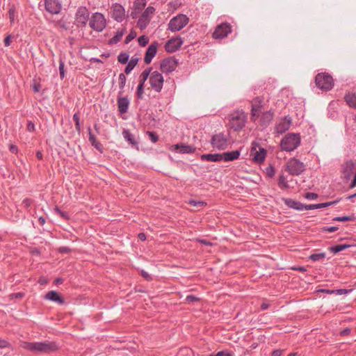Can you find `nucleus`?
I'll return each instance as SVG.
<instances>
[{
	"instance_id": "44",
	"label": "nucleus",
	"mask_w": 356,
	"mask_h": 356,
	"mask_svg": "<svg viewBox=\"0 0 356 356\" xmlns=\"http://www.w3.org/2000/svg\"><path fill=\"white\" fill-rule=\"evenodd\" d=\"M138 44L141 47L146 46L149 42V38L146 35H141L138 39Z\"/></svg>"
},
{
	"instance_id": "45",
	"label": "nucleus",
	"mask_w": 356,
	"mask_h": 356,
	"mask_svg": "<svg viewBox=\"0 0 356 356\" xmlns=\"http://www.w3.org/2000/svg\"><path fill=\"white\" fill-rule=\"evenodd\" d=\"M355 164L352 161H348L346 162V166L344 169V172L349 173L352 171V170L354 168Z\"/></svg>"
},
{
	"instance_id": "63",
	"label": "nucleus",
	"mask_w": 356,
	"mask_h": 356,
	"mask_svg": "<svg viewBox=\"0 0 356 356\" xmlns=\"http://www.w3.org/2000/svg\"><path fill=\"white\" fill-rule=\"evenodd\" d=\"M216 356H232V354L227 351L222 350V351L218 352L216 354Z\"/></svg>"
},
{
	"instance_id": "53",
	"label": "nucleus",
	"mask_w": 356,
	"mask_h": 356,
	"mask_svg": "<svg viewBox=\"0 0 356 356\" xmlns=\"http://www.w3.org/2000/svg\"><path fill=\"white\" fill-rule=\"evenodd\" d=\"M339 229L337 226L324 227L321 229L323 232H334Z\"/></svg>"
},
{
	"instance_id": "57",
	"label": "nucleus",
	"mask_w": 356,
	"mask_h": 356,
	"mask_svg": "<svg viewBox=\"0 0 356 356\" xmlns=\"http://www.w3.org/2000/svg\"><path fill=\"white\" fill-rule=\"evenodd\" d=\"M305 197L308 200H315L318 197V195L315 193L308 192L305 193Z\"/></svg>"
},
{
	"instance_id": "18",
	"label": "nucleus",
	"mask_w": 356,
	"mask_h": 356,
	"mask_svg": "<svg viewBox=\"0 0 356 356\" xmlns=\"http://www.w3.org/2000/svg\"><path fill=\"white\" fill-rule=\"evenodd\" d=\"M45 10L51 14H58L62 9V4L59 0H44Z\"/></svg>"
},
{
	"instance_id": "8",
	"label": "nucleus",
	"mask_w": 356,
	"mask_h": 356,
	"mask_svg": "<svg viewBox=\"0 0 356 356\" xmlns=\"http://www.w3.org/2000/svg\"><path fill=\"white\" fill-rule=\"evenodd\" d=\"M90 27L97 32L102 31L106 26V20L100 13H93L89 21Z\"/></svg>"
},
{
	"instance_id": "47",
	"label": "nucleus",
	"mask_w": 356,
	"mask_h": 356,
	"mask_svg": "<svg viewBox=\"0 0 356 356\" xmlns=\"http://www.w3.org/2000/svg\"><path fill=\"white\" fill-rule=\"evenodd\" d=\"M147 134L149 136V139L154 143L159 140V136L154 131H147Z\"/></svg>"
},
{
	"instance_id": "39",
	"label": "nucleus",
	"mask_w": 356,
	"mask_h": 356,
	"mask_svg": "<svg viewBox=\"0 0 356 356\" xmlns=\"http://www.w3.org/2000/svg\"><path fill=\"white\" fill-rule=\"evenodd\" d=\"M129 55L125 52H121L118 56V61L122 64H126L129 61Z\"/></svg>"
},
{
	"instance_id": "52",
	"label": "nucleus",
	"mask_w": 356,
	"mask_h": 356,
	"mask_svg": "<svg viewBox=\"0 0 356 356\" xmlns=\"http://www.w3.org/2000/svg\"><path fill=\"white\" fill-rule=\"evenodd\" d=\"M199 300H200V298L196 297L194 295H188L186 298V301L188 303L198 302Z\"/></svg>"
},
{
	"instance_id": "15",
	"label": "nucleus",
	"mask_w": 356,
	"mask_h": 356,
	"mask_svg": "<svg viewBox=\"0 0 356 356\" xmlns=\"http://www.w3.org/2000/svg\"><path fill=\"white\" fill-rule=\"evenodd\" d=\"M264 98L262 97H256L252 101L251 119L255 121L259 116L261 109L263 107Z\"/></svg>"
},
{
	"instance_id": "14",
	"label": "nucleus",
	"mask_w": 356,
	"mask_h": 356,
	"mask_svg": "<svg viewBox=\"0 0 356 356\" xmlns=\"http://www.w3.org/2000/svg\"><path fill=\"white\" fill-rule=\"evenodd\" d=\"M177 63V59L172 57L166 58L161 62L160 70L163 73H170L176 69Z\"/></svg>"
},
{
	"instance_id": "22",
	"label": "nucleus",
	"mask_w": 356,
	"mask_h": 356,
	"mask_svg": "<svg viewBox=\"0 0 356 356\" xmlns=\"http://www.w3.org/2000/svg\"><path fill=\"white\" fill-rule=\"evenodd\" d=\"M129 103V99L127 96L124 97L118 98V109L120 114L126 113L128 111Z\"/></svg>"
},
{
	"instance_id": "4",
	"label": "nucleus",
	"mask_w": 356,
	"mask_h": 356,
	"mask_svg": "<svg viewBox=\"0 0 356 356\" xmlns=\"http://www.w3.org/2000/svg\"><path fill=\"white\" fill-rule=\"evenodd\" d=\"M300 140L299 134H289L281 140L280 146L283 150L291 152L300 145Z\"/></svg>"
},
{
	"instance_id": "62",
	"label": "nucleus",
	"mask_w": 356,
	"mask_h": 356,
	"mask_svg": "<svg viewBox=\"0 0 356 356\" xmlns=\"http://www.w3.org/2000/svg\"><path fill=\"white\" fill-rule=\"evenodd\" d=\"M41 85L38 82H35L33 85V90L34 92H38L40 90Z\"/></svg>"
},
{
	"instance_id": "21",
	"label": "nucleus",
	"mask_w": 356,
	"mask_h": 356,
	"mask_svg": "<svg viewBox=\"0 0 356 356\" xmlns=\"http://www.w3.org/2000/svg\"><path fill=\"white\" fill-rule=\"evenodd\" d=\"M44 298L57 302L59 305H63L65 303L64 298L56 291H48L45 294Z\"/></svg>"
},
{
	"instance_id": "24",
	"label": "nucleus",
	"mask_w": 356,
	"mask_h": 356,
	"mask_svg": "<svg viewBox=\"0 0 356 356\" xmlns=\"http://www.w3.org/2000/svg\"><path fill=\"white\" fill-rule=\"evenodd\" d=\"M174 149L178 150L181 154H190L195 152L196 148L193 145H186L184 143H177L174 145Z\"/></svg>"
},
{
	"instance_id": "55",
	"label": "nucleus",
	"mask_w": 356,
	"mask_h": 356,
	"mask_svg": "<svg viewBox=\"0 0 356 356\" xmlns=\"http://www.w3.org/2000/svg\"><path fill=\"white\" fill-rule=\"evenodd\" d=\"M97 150H98L100 153H103L104 152V147L102 144L98 141L96 140V142L92 145Z\"/></svg>"
},
{
	"instance_id": "35",
	"label": "nucleus",
	"mask_w": 356,
	"mask_h": 356,
	"mask_svg": "<svg viewBox=\"0 0 356 356\" xmlns=\"http://www.w3.org/2000/svg\"><path fill=\"white\" fill-rule=\"evenodd\" d=\"M355 220L356 216L355 213H352L350 216L335 217L332 219L333 221L338 222L355 221Z\"/></svg>"
},
{
	"instance_id": "37",
	"label": "nucleus",
	"mask_w": 356,
	"mask_h": 356,
	"mask_svg": "<svg viewBox=\"0 0 356 356\" xmlns=\"http://www.w3.org/2000/svg\"><path fill=\"white\" fill-rule=\"evenodd\" d=\"M146 0H136L133 6L135 7V9L142 12L146 6Z\"/></svg>"
},
{
	"instance_id": "31",
	"label": "nucleus",
	"mask_w": 356,
	"mask_h": 356,
	"mask_svg": "<svg viewBox=\"0 0 356 356\" xmlns=\"http://www.w3.org/2000/svg\"><path fill=\"white\" fill-rule=\"evenodd\" d=\"M138 60V58L131 57V58L128 61V64L124 69V72L127 74H129L132 71V70L136 67Z\"/></svg>"
},
{
	"instance_id": "46",
	"label": "nucleus",
	"mask_w": 356,
	"mask_h": 356,
	"mask_svg": "<svg viewBox=\"0 0 356 356\" xmlns=\"http://www.w3.org/2000/svg\"><path fill=\"white\" fill-rule=\"evenodd\" d=\"M188 204L193 206V207H204L206 206L207 204V202H203V201H195L194 200H191L188 202Z\"/></svg>"
},
{
	"instance_id": "40",
	"label": "nucleus",
	"mask_w": 356,
	"mask_h": 356,
	"mask_svg": "<svg viewBox=\"0 0 356 356\" xmlns=\"http://www.w3.org/2000/svg\"><path fill=\"white\" fill-rule=\"evenodd\" d=\"M325 257V253L321 252V253H314L312 254L309 256V259L313 261H317L321 259H323Z\"/></svg>"
},
{
	"instance_id": "33",
	"label": "nucleus",
	"mask_w": 356,
	"mask_h": 356,
	"mask_svg": "<svg viewBox=\"0 0 356 356\" xmlns=\"http://www.w3.org/2000/svg\"><path fill=\"white\" fill-rule=\"evenodd\" d=\"M277 185L282 190L288 189L289 188L288 181H286V179L283 174L279 176L277 179Z\"/></svg>"
},
{
	"instance_id": "36",
	"label": "nucleus",
	"mask_w": 356,
	"mask_h": 356,
	"mask_svg": "<svg viewBox=\"0 0 356 356\" xmlns=\"http://www.w3.org/2000/svg\"><path fill=\"white\" fill-rule=\"evenodd\" d=\"M54 211L57 214V215H59L60 217L65 220H70V216L69 215V213L66 211H62L58 207H56L54 209Z\"/></svg>"
},
{
	"instance_id": "20",
	"label": "nucleus",
	"mask_w": 356,
	"mask_h": 356,
	"mask_svg": "<svg viewBox=\"0 0 356 356\" xmlns=\"http://www.w3.org/2000/svg\"><path fill=\"white\" fill-rule=\"evenodd\" d=\"M158 46L159 43L157 42H153L148 47L144 57V62L145 64H149L152 62L153 58L157 53Z\"/></svg>"
},
{
	"instance_id": "38",
	"label": "nucleus",
	"mask_w": 356,
	"mask_h": 356,
	"mask_svg": "<svg viewBox=\"0 0 356 356\" xmlns=\"http://www.w3.org/2000/svg\"><path fill=\"white\" fill-rule=\"evenodd\" d=\"M9 6H10V8L8 10V15H9L10 24H13L15 21V14H16V8H15V6L14 4H12V5L9 4Z\"/></svg>"
},
{
	"instance_id": "61",
	"label": "nucleus",
	"mask_w": 356,
	"mask_h": 356,
	"mask_svg": "<svg viewBox=\"0 0 356 356\" xmlns=\"http://www.w3.org/2000/svg\"><path fill=\"white\" fill-rule=\"evenodd\" d=\"M140 275L143 278H145L147 281H149L152 280V277L144 270H141Z\"/></svg>"
},
{
	"instance_id": "56",
	"label": "nucleus",
	"mask_w": 356,
	"mask_h": 356,
	"mask_svg": "<svg viewBox=\"0 0 356 356\" xmlns=\"http://www.w3.org/2000/svg\"><path fill=\"white\" fill-rule=\"evenodd\" d=\"M71 251V249L66 246L60 247L58 249V252L60 254H69Z\"/></svg>"
},
{
	"instance_id": "19",
	"label": "nucleus",
	"mask_w": 356,
	"mask_h": 356,
	"mask_svg": "<svg viewBox=\"0 0 356 356\" xmlns=\"http://www.w3.org/2000/svg\"><path fill=\"white\" fill-rule=\"evenodd\" d=\"M291 120L289 117L285 116L282 118L275 127V132L277 134H282L290 128Z\"/></svg>"
},
{
	"instance_id": "50",
	"label": "nucleus",
	"mask_w": 356,
	"mask_h": 356,
	"mask_svg": "<svg viewBox=\"0 0 356 356\" xmlns=\"http://www.w3.org/2000/svg\"><path fill=\"white\" fill-rule=\"evenodd\" d=\"M56 26L63 30L68 29V26H67V24L65 23V22H64L63 20H59V21L56 22Z\"/></svg>"
},
{
	"instance_id": "42",
	"label": "nucleus",
	"mask_w": 356,
	"mask_h": 356,
	"mask_svg": "<svg viewBox=\"0 0 356 356\" xmlns=\"http://www.w3.org/2000/svg\"><path fill=\"white\" fill-rule=\"evenodd\" d=\"M265 173L268 177L273 178L275 175V169L273 165H270L266 168Z\"/></svg>"
},
{
	"instance_id": "41",
	"label": "nucleus",
	"mask_w": 356,
	"mask_h": 356,
	"mask_svg": "<svg viewBox=\"0 0 356 356\" xmlns=\"http://www.w3.org/2000/svg\"><path fill=\"white\" fill-rule=\"evenodd\" d=\"M127 81V78L124 74L120 73L118 77V85L120 89H124Z\"/></svg>"
},
{
	"instance_id": "17",
	"label": "nucleus",
	"mask_w": 356,
	"mask_h": 356,
	"mask_svg": "<svg viewBox=\"0 0 356 356\" xmlns=\"http://www.w3.org/2000/svg\"><path fill=\"white\" fill-rule=\"evenodd\" d=\"M183 41L180 37H174L165 42V49L168 53H174L181 47Z\"/></svg>"
},
{
	"instance_id": "5",
	"label": "nucleus",
	"mask_w": 356,
	"mask_h": 356,
	"mask_svg": "<svg viewBox=\"0 0 356 356\" xmlns=\"http://www.w3.org/2000/svg\"><path fill=\"white\" fill-rule=\"evenodd\" d=\"M246 115L243 111H235L229 116V123L231 128L238 131L241 130L245 124Z\"/></svg>"
},
{
	"instance_id": "58",
	"label": "nucleus",
	"mask_w": 356,
	"mask_h": 356,
	"mask_svg": "<svg viewBox=\"0 0 356 356\" xmlns=\"http://www.w3.org/2000/svg\"><path fill=\"white\" fill-rule=\"evenodd\" d=\"M350 292V290L345 289H336L334 290V294L336 295H343L347 294Z\"/></svg>"
},
{
	"instance_id": "3",
	"label": "nucleus",
	"mask_w": 356,
	"mask_h": 356,
	"mask_svg": "<svg viewBox=\"0 0 356 356\" xmlns=\"http://www.w3.org/2000/svg\"><path fill=\"white\" fill-rule=\"evenodd\" d=\"M315 83L318 89L329 91L334 86V79L327 72H320L315 76Z\"/></svg>"
},
{
	"instance_id": "51",
	"label": "nucleus",
	"mask_w": 356,
	"mask_h": 356,
	"mask_svg": "<svg viewBox=\"0 0 356 356\" xmlns=\"http://www.w3.org/2000/svg\"><path fill=\"white\" fill-rule=\"evenodd\" d=\"M136 36V33L131 31L125 38L124 43L128 44L132 40H134Z\"/></svg>"
},
{
	"instance_id": "13",
	"label": "nucleus",
	"mask_w": 356,
	"mask_h": 356,
	"mask_svg": "<svg viewBox=\"0 0 356 356\" xmlns=\"http://www.w3.org/2000/svg\"><path fill=\"white\" fill-rule=\"evenodd\" d=\"M232 32V26L228 22H224L216 28L213 37L216 39H222L228 35Z\"/></svg>"
},
{
	"instance_id": "43",
	"label": "nucleus",
	"mask_w": 356,
	"mask_h": 356,
	"mask_svg": "<svg viewBox=\"0 0 356 356\" xmlns=\"http://www.w3.org/2000/svg\"><path fill=\"white\" fill-rule=\"evenodd\" d=\"M144 85L138 84L136 90V97L139 99H142L143 98L144 94Z\"/></svg>"
},
{
	"instance_id": "32",
	"label": "nucleus",
	"mask_w": 356,
	"mask_h": 356,
	"mask_svg": "<svg viewBox=\"0 0 356 356\" xmlns=\"http://www.w3.org/2000/svg\"><path fill=\"white\" fill-rule=\"evenodd\" d=\"M152 70V67H148L140 74L138 79V84L145 86V81L147 80L148 78H149Z\"/></svg>"
},
{
	"instance_id": "23",
	"label": "nucleus",
	"mask_w": 356,
	"mask_h": 356,
	"mask_svg": "<svg viewBox=\"0 0 356 356\" xmlns=\"http://www.w3.org/2000/svg\"><path fill=\"white\" fill-rule=\"evenodd\" d=\"M282 201L284 202V204L289 208L298 210V211H302L304 204L298 202L293 199L291 198H282Z\"/></svg>"
},
{
	"instance_id": "30",
	"label": "nucleus",
	"mask_w": 356,
	"mask_h": 356,
	"mask_svg": "<svg viewBox=\"0 0 356 356\" xmlns=\"http://www.w3.org/2000/svg\"><path fill=\"white\" fill-rule=\"evenodd\" d=\"M345 101L347 104L353 108H356V94L348 93L344 97Z\"/></svg>"
},
{
	"instance_id": "59",
	"label": "nucleus",
	"mask_w": 356,
	"mask_h": 356,
	"mask_svg": "<svg viewBox=\"0 0 356 356\" xmlns=\"http://www.w3.org/2000/svg\"><path fill=\"white\" fill-rule=\"evenodd\" d=\"M59 72H60V76L61 79H63L65 76V70H64V63L60 61L59 64Z\"/></svg>"
},
{
	"instance_id": "54",
	"label": "nucleus",
	"mask_w": 356,
	"mask_h": 356,
	"mask_svg": "<svg viewBox=\"0 0 356 356\" xmlns=\"http://www.w3.org/2000/svg\"><path fill=\"white\" fill-rule=\"evenodd\" d=\"M140 13H141V11H139V10L135 9V7L133 6V8H131V11L129 14V16L132 19H136L138 17V15Z\"/></svg>"
},
{
	"instance_id": "48",
	"label": "nucleus",
	"mask_w": 356,
	"mask_h": 356,
	"mask_svg": "<svg viewBox=\"0 0 356 356\" xmlns=\"http://www.w3.org/2000/svg\"><path fill=\"white\" fill-rule=\"evenodd\" d=\"M33 200L31 199V198H25L23 201H22V205L25 207V208H29L30 207L33 203Z\"/></svg>"
},
{
	"instance_id": "6",
	"label": "nucleus",
	"mask_w": 356,
	"mask_h": 356,
	"mask_svg": "<svg viewBox=\"0 0 356 356\" xmlns=\"http://www.w3.org/2000/svg\"><path fill=\"white\" fill-rule=\"evenodd\" d=\"M305 170L304 163L296 158L290 159L286 163L285 170L291 175L298 176Z\"/></svg>"
},
{
	"instance_id": "2",
	"label": "nucleus",
	"mask_w": 356,
	"mask_h": 356,
	"mask_svg": "<svg viewBox=\"0 0 356 356\" xmlns=\"http://www.w3.org/2000/svg\"><path fill=\"white\" fill-rule=\"evenodd\" d=\"M211 146L218 150H224L230 145L229 133L220 132L215 134L211 138Z\"/></svg>"
},
{
	"instance_id": "64",
	"label": "nucleus",
	"mask_w": 356,
	"mask_h": 356,
	"mask_svg": "<svg viewBox=\"0 0 356 356\" xmlns=\"http://www.w3.org/2000/svg\"><path fill=\"white\" fill-rule=\"evenodd\" d=\"M350 333V329L348 327H346L341 330L339 333L340 336L341 337H346L348 336Z\"/></svg>"
},
{
	"instance_id": "7",
	"label": "nucleus",
	"mask_w": 356,
	"mask_h": 356,
	"mask_svg": "<svg viewBox=\"0 0 356 356\" xmlns=\"http://www.w3.org/2000/svg\"><path fill=\"white\" fill-rule=\"evenodd\" d=\"M267 150L261 147L259 143L253 141L251 145L250 156H252V161L257 163H263L266 157Z\"/></svg>"
},
{
	"instance_id": "12",
	"label": "nucleus",
	"mask_w": 356,
	"mask_h": 356,
	"mask_svg": "<svg viewBox=\"0 0 356 356\" xmlns=\"http://www.w3.org/2000/svg\"><path fill=\"white\" fill-rule=\"evenodd\" d=\"M89 19V12L86 7L81 6L78 8L75 17V25L77 27L85 26Z\"/></svg>"
},
{
	"instance_id": "34",
	"label": "nucleus",
	"mask_w": 356,
	"mask_h": 356,
	"mask_svg": "<svg viewBox=\"0 0 356 356\" xmlns=\"http://www.w3.org/2000/svg\"><path fill=\"white\" fill-rule=\"evenodd\" d=\"M350 245H347V244H339V245H334V246H331L329 248V250L334 253V254H337L339 252H341L343 250H345L346 249L350 248Z\"/></svg>"
},
{
	"instance_id": "28",
	"label": "nucleus",
	"mask_w": 356,
	"mask_h": 356,
	"mask_svg": "<svg viewBox=\"0 0 356 356\" xmlns=\"http://www.w3.org/2000/svg\"><path fill=\"white\" fill-rule=\"evenodd\" d=\"M202 161L218 162L222 161L221 154H205L201 156Z\"/></svg>"
},
{
	"instance_id": "27",
	"label": "nucleus",
	"mask_w": 356,
	"mask_h": 356,
	"mask_svg": "<svg viewBox=\"0 0 356 356\" xmlns=\"http://www.w3.org/2000/svg\"><path fill=\"white\" fill-rule=\"evenodd\" d=\"M122 136L126 141H127L133 147H137L138 145V141L135 138L134 136L131 133L129 129H124L122 131Z\"/></svg>"
},
{
	"instance_id": "29",
	"label": "nucleus",
	"mask_w": 356,
	"mask_h": 356,
	"mask_svg": "<svg viewBox=\"0 0 356 356\" xmlns=\"http://www.w3.org/2000/svg\"><path fill=\"white\" fill-rule=\"evenodd\" d=\"M125 32H126L125 28L118 29V31L115 33V35L108 40V44L110 45H112V44H117L118 42H119L121 40V39H122V36L124 35V34L125 33Z\"/></svg>"
},
{
	"instance_id": "10",
	"label": "nucleus",
	"mask_w": 356,
	"mask_h": 356,
	"mask_svg": "<svg viewBox=\"0 0 356 356\" xmlns=\"http://www.w3.org/2000/svg\"><path fill=\"white\" fill-rule=\"evenodd\" d=\"M149 82L154 91L160 92L163 88L164 78L161 73L154 71L150 74Z\"/></svg>"
},
{
	"instance_id": "25",
	"label": "nucleus",
	"mask_w": 356,
	"mask_h": 356,
	"mask_svg": "<svg viewBox=\"0 0 356 356\" xmlns=\"http://www.w3.org/2000/svg\"><path fill=\"white\" fill-rule=\"evenodd\" d=\"M274 113L271 111H268L261 115L260 119V125L263 127H267L272 122Z\"/></svg>"
},
{
	"instance_id": "11",
	"label": "nucleus",
	"mask_w": 356,
	"mask_h": 356,
	"mask_svg": "<svg viewBox=\"0 0 356 356\" xmlns=\"http://www.w3.org/2000/svg\"><path fill=\"white\" fill-rule=\"evenodd\" d=\"M155 11V8L152 6L147 7L141 15L139 17L138 20V26L140 29H145L149 24L150 19Z\"/></svg>"
},
{
	"instance_id": "26",
	"label": "nucleus",
	"mask_w": 356,
	"mask_h": 356,
	"mask_svg": "<svg viewBox=\"0 0 356 356\" xmlns=\"http://www.w3.org/2000/svg\"><path fill=\"white\" fill-rule=\"evenodd\" d=\"M241 152L239 150H234L232 152H226L221 154L222 161H232L238 159L240 156Z\"/></svg>"
},
{
	"instance_id": "49",
	"label": "nucleus",
	"mask_w": 356,
	"mask_h": 356,
	"mask_svg": "<svg viewBox=\"0 0 356 356\" xmlns=\"http://www.w3.org/2000/svg\"><path fill=\"white\" fill-rule=\"evenodd\" d=\"M88 140L90 143V144L92 145V146L93 145V144L96 142L97 138H95V136L92 134V131H91V129L90 127H89L88 128Z\"/></svg>"
},
{
	"instance_id": "9",
	"label": "nucleus",
	"mask_w": 356,
	"mask_h": 356,
	"mask_svg": "<svg viewBox=\"0 0 356 356\" xmlns=\"http://www.w3.org/2000/svg\"><path fill=\"white\" fill-rule=\"evenodd\" d=\"M188 23L186 15L180 14L172 18L168 23V30L172 32L179 31Z\"/></svg>"
},
{
	"instance_id": "60",
	"label": "nucleus",
	"mask_w": 356,
	"mask_h": 356,
	"mask_svg": "<svg viewBox=\"0 0 356 356\" xmlns=\"http://www.w3.org/2000/svg\"><path fill=\"white\" fill-rule=\"evenodd\" d=\"M10 346L6 340L0 339V348H8Z\"/></svg>"
},
{
	"instance_id": "1",
	"label": "nucleus",
	"mask_w": 356,
	"mask_h": 356,
	"mask_svg": "<svg viewBox=\"0 0 356 356\" xmlns=\"http://www.w3.org/2000/svg\"><path fill=\"white\" fill-rule=\"evenodd\" d=\"M20 347L32 353H51L59 348L55 341L28 342L22 341Z\"/></svg>"
},
{
	"instance_id": "16",
	"label": "nucleus",
	"mask_w": 356,
	"mask_h": 356,
	"mask_svg": "<svg viewBox=\"0 0 356 356\" xmlns=\"http://www.w3.org/2000/svg\"><path fill=\"white\" fill-rule=\"evenodd\" d=\"M111 17L118 22H122L125 17V10L124 8L116 3L113 4L111 8Z\"/></svg>"
}]
</instances>
